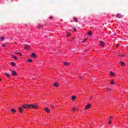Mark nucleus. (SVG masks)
Here are the masks:
<instances>
[{
    "instance_id": "obj_4",
    "label": "nucleus",
    "mask_w": 128,
    "mask_h": 128,
    "mask_svg": "<svg viewBox=\"0 0 128 128\" xmlns=\"http://www.w3.org/2000/svg\"><path fill=\"white\" fill-rule=\"evenodd\" d=\"M53 86H55V88H58V86H60V84H58V82H56L54 83Z\"/></svg>"
},
{
    "instance_id": "obj_13",
    "label": "nucleus",
    "mask_w": 128,
    "mask_h": 128,
    "mask_svg": "<svg viewBox=\"0 0 128 128\" xmlns=\"http://www.w3.org/2000/svg\"><path fill=\"white\" fill-rule=\"evenodd\" d=\"M4 74L7 76V78H10V74L8 72H4Z\"/></svg>"
},
{
    "instance_id": "obj_18",
    "label": "nucleus",
    "mask_w": 128,
    "mask_h": 128,
    "mask_svg": "<svg viewBox=\"0 0 128 128\" xmlns=\"http://www.w3.org/2000/svg\"><path fill=\"white\" fill-rule=\"evenodd\" d=\"M31 56H32V58H36V54H34V53H32Z\"/></svg>"
},
{
    "instance_id": "obj_9",
    "label": "nucleus",
    "mask_w": 128,
    "mask_h": 128,
    "mask_svg": "<svg viewBox=\"0 0 128 128\" xmlns=\"http://www.w3.org/2000/svg\"><path fill=\"white\" fill-rule=\"evenodd\" d=\"M100 44L101 46H104V42L103 41H100Z\"/></svg>"
},
{
    "instance_id": "obj_10",
    "label": "nucleus",
    "mask_w": 128,
    "mask_h": 128,
    "mask_svg": "<svg viewBox=\"0 0 128 128\" xmlns=\"http://www.w3.org/2000/svg\"><path fill=\"white\" fill-rule=\"evenodd\" d=\"M76 96H72V100L74 102V100H76Z\"/></svg>"
},
{
    "instance_id": "obj_22",
    "label": "nucleus",
    "mask_w": 128,
    "mask_h": 128,
    "mask_svg": "<svg viewBox=\"0 0 128 128\" xmlns=\"http://www.w3.org/2000/svg\"><path fill=\"white\" fill-rule=\"evenodd\" d=\"M67 34V36H70L72 34L70 33H69L68 32H66Z\"/></svg>"
},
{
    "instance_id": "obj_8",
    "label": "nucleus",
    "mask_w": 128,
    "mask_h": 128,
    "mask_svg": "<svg viewBox=\"0 0 128 128\" xmlns=\"http://www.w3.org/2000/svg\"><path fill=\"white\" fill-rule=\"evenodd\" d=\"M92 32L91 30H90L88 33V36H92Z\"/></svg>"
},
{
    "instance_id": "obj_37",
    "label": "nucleus",
    "mask_w": 128,
    "mask_h": 128,
    "mask_svg": "<svg viewBox=\"0 0 128 128\" xmlns=\"http://www.w3.org/2000/svg\"><path fill=\"white\" fill-rule=\"evenodd\" d=\"M79 78H82V77L80 76Z\"/></svg>"
},
{
    "instance_id": "obj_39",
    "label": "nucleus",
    "mask_w": 128,
    "mask_h": 128,
    "mask_svg": "<svg viewBox=\"0 0 128 128\" xmlns=\"http://www.w3.org/2000/svg\"><path fill=\"white\" fill-rule=\"evenodd\" d=\"M72 40H74V38H72Z\"/></svg>"
},
{
    "instance_id": "obj_27",
    "label": "nucleus",
    "mask_w": 128,
    "mask_h": 128,
    "mask_svg": "<svg viewBox=\"0 0 128 128\" xmlns=\"http://www.w3.org/2000/svg\"><path fill=\"white\" fill-rule=\"evenodd\" d=\"M74 22H76V21L78 20V18H74Z\"/></svg>"
},
{
    "instance_id": "obj_20",
    "label": "nucleus",
    "mask_w": 128,
    "mask_h": 128,
    "mask_svg": "<svg viewBox=\"0 0 128 128\" xmlns=\"http://www.w3.org/2000/svg\"><path fill=\"white\" fill-rule=\"evenodd\" d=\"M15 54H20V56H22V53H20V52H15Z\"/></svg>"
},
{
    "instance_id": "obj_17",
    "label": "nucleus",
    "mask_w": 128,
    "mask_h": 128,
    "mask_svg": "<svg viewBox=\"0 0 128 128\" xmlns=\"http://www.w3.org/2000/svg\"><path fill=\"white\" fill-rule=\"evenodd\" d=\"M10 64H12V66H16L14 62H10Z\"/></svg>"
},
{
    "instance_id": "obj_38",
    "label": "nucleus",
    "mask_w": 128,
    "mask_h": 128,
    "mask_svg": "<svg viewBox=\"0 0 128 128\" xmlns=\"http://www.w3.org/2000/svg\"><path fill=\"white\" fill-rule=\"evenodd\" d=\"M52 108H54V106H52Z\"/></svg>"
},
{
    "instance_id": "obj_15",
    "label": "nucleus",
    "mask_w": 128,
    "mask_h": 128,
    "mask_svg": "<svg viewBox=\"0 0 128 128\" xmlns=\"http://www.w3.org/2000/svg\"><path fill=\"white\" fill-rule=\"evenodd\" d=\"M64 66H70V63L67 62H64Z\"/></svg>"
},
{
    "instance_id": "obj_2",
    "label": "nucleus",
    "mask_w": 128,
    "mask_h": 128,
    "mask_svg": "<svg viewBox=\"0 0 128 128\" xmlns=\"http://www.w3.org/2000/svg\"><path fill=\"white\" fill-rule=\"evenodd\" d=\"M11 74H12V75L13 76H18V74L16 73V72L14 70H13L11 72Z\"/></svg>"
},
{
    "instance_id": "obj_11",
    "label": "nucleus",
    "mask_w": 128,
    "mask_h": 128,
    "mask_svg": "<svg viewBox=\"0 0 128 128\" xmlns=\"http://www.w3.org/2000/svg\"><path fill=\"white\" fill-rule=\"evenodd\" d=\"M24 50H30V46L26 44V46L24 47Z\"/></svg>"
},
{
    "instance_id": "obj_1",
    "label": "nucleus",
    "mask_w": 128,
    "mask_h": 128,
    "mask_svg": "<svg viewBox=\"0 0 128 128\" xmlns=\"http://www.w3.org/2000/svg\"><path fill=\"white\" fill-rule=\"evenodd\" d=\"M38 105L36 104H24L23 105H22V107H19L18 108V110L20 114H22V112H24L23 110H28V108H34V109L38 108Z\"/></svg>"
},
{
    "instance_id": "obj_24",
    "label": "nucleus",
    "mask_w": 128,
    "mask_h": 128,
    "mask_svg": "<svg viewBox=\"0 0 128 128\" xmlns=\"http://www.w3.org/2000/svg\"><path fill=\"white\" fill-rule=\"evenodd\" d=\"M110 84H114V80H111L110 82Z\"/></svg>"
},
{
    "instance_id": "obj_25",
    "label": "nucleus",
    "mask_w": 128,
    "mask_h": 128,
    "mask_svg": "<svg viewBox=\"0 0 128 128\" xmlns=\"http://www.w3.org/2000/svg\"><path fill=\"white\" fill-rule=\"evenodd\" d=\"M112 124V120H110V119L109 120H108V124Z\"/></svg>"
},
{
    "instance_id": "obj_21",
    "label": "nucleus",
    "mask_w": 128,
    "mask_h": 128,
    "mask_svg": "<svg viewBox=\"0 0 128 128\" xmlns=\"http://www.w3.org/2000/svg\"><path fill=\"white\" fill-rule=\"evenodd\" d=\"M116 18H121L122 17L120 16V14H117L116 15Z\"/></svg>"
},
{
    "instance_id": "obj_16",
    "label": "nucleus",
    "mask_w": 128,
    "mask_h": 128,
    "mask_svg": "<svg viewBox=\"0 0 128 128\" xmlns=\"http://www.w3.org/2000/svg\"><path fill=\"white\" fill-rule=\"evenodd\" d=\"M10 112L12 114H14L16 112V109L12 108L10 110Z\"/></svg>"
},
{
    "instance_id": "obj_29",
    "label": "nucleus",
    "mask_w": 128,
    "mask_h": 128,
    "mask_svg": "<svg viewBox=\"0 0 128 128\" xmlns=\"http://www.w3.org/2000/svg\"><path fill=\"white\" fill-rule=\"evenodd\" d=\"M73 30H74V32H76V28H73Z\"/></svg>"
},
{
    "instance_id": "obj_31",
    "label": "nucleus",
    "mask_w": 128,
    "mask_h": 128,
    "mask_svg": "<svg viewBox=\"0 0 128 128\" xmlns=\"http://www.w3.org/2000/svg\"><path fill=\"white\" fill-rule=\"evenodd\" d=\"M92 98H94V96H90V100H92Z\"/></svg>"
},
{
    "instance_id": "obj_14",
    "label": "nucleus",
    "mask_w": 128,
    "mask_h": 128,
    "mask_svg": "<svg viewBox=\"0 0 128 128\" xmlns=\"http://www.w3.org/2000/svg\"><path fill=\"white\" fill-rule=\"evenodd\" d=\"M12 58H14V60H18V57H16V56H14V54H11Z\"/></svg>"
},
{
    "instance_id": "obj_26",
    "label": "nucleus",
    "mask_w": 128,
    "mask_h": 128,
    "mask_svg": "<svg viewBox=\"0 0 128 128\" xmlns=\"http://www.w3.org/2000/svg\"><path fill=\"white\" fill-rule=\"evenodd\" d=\"M126 55L124 54H121L120 55V57L121 58H124V56H125Z\"/></svg>"
},
{
    "instance_id": "obj_34",
    "label": "nucleus",
    "mask_w": 128,
    "mask_h": 128,
    "mask_svg": "<svg viewBox=\"0 0 128 128\" xmlns=\"http://www.w3.org/2000/svg\"><path fill=\"white\" fill-rule=\"evenodd\" d=\"M113 118L112 116H110V120H111V118Z\"/></svg>"
},
{
    "instance_id": "obj_36",
    "label": "nucleus",
    "mask_w": 128,
    "mask_h": 128,
    "mask_svg": "<svg viewBox=\"0 0 128 128\" xmlns=\"http://www.w3.org/2000/svg\"><path fill=\"white\" fill-rule=\"evenodd\" d=\"M120 46V44H118L116 45V46Z\"/></svg>"
},
{
    "instance_id": "obj_6",
    "label": "nucleus",
    "mask_w": 128,
    "mask_h": 128,
    "mask_svg": "<svg viewBox=\"0 0 128 128\" xmlns=\"http://www.w3.org/2000/svg\"><path fill=\"white\" fill-rule=\"evenodd\" d=\"M37 28L38 30H40V28H44V25L39 24L37 26Z\"/></svg>"
},
{
    "instance_id": "obj_23",
    "label": "nucleus",
    "mask_w": 128,
    "mask_h": 128,
    "mask_svg": "<svg viewBox=\"0 0 128 128\" xmlns=\"http://www.w3.org/2000/svg\"><path fill=\"white\" fill-rule=\"evenodd\" d=\"M28 62H32V59H28Z\"/></svg>"
},
{
    "instance_id": "obj_28",
    "label": "nucleus",
    "mask_w": 128,
    "mask_h": 128,
    "mask_svg": "<svg viewBox=\"0 0 128 128\" xmlns=\"http://www.w3.org/2000/svg\"><path fill=\"white\" fill-rule=\"evenodd\" d=\"M86 38H84L82 41V42H84L86 41Z\"/></svg>"
},
{
    "instance_id": "obj_12",
    "label": "nucleus",
    "mask_w": 128,
    "mask_h": 128,
    "mask_svg": "<svg viewBox=\"0 0 128 128\" xmlns=\"http://www.w3.org/2000/svg\"><path fill=\"white\" fill-rule=\"evenodd\" d=\"M110 76H116V74L114 72H110Z\"/></svg>"
},
{
    "instance_id": "obj_19",
    "label": "nucleus",
    "mask_w": 128,
    "mask_h": 128,
    "mask_svg": "<svg viewBox=\"0 0 128 128\" xmlns=\"http://www.w3.org/2000/svg\"><path fill=\"white\" fill-rule=\"evenodd\" d=\"M0 40H2V42H4V36L0 37Z\"/></svg>"
},
{
    "instance_id": "obj_41",
    "label": "nucleus",
    "mask_w": 128,
    "mask_h": 128,
    "mask_svg": "<svg viewBox=\"0 0 128 128\" xmlns=\"http://www.w3.org/2000/svg\"><path fill=\"white\" fill-rule=\"evenodd\" d=\"M108 90H110V88H108Z\"/></svg>"
},
{
    "instance_id": "obj_33",
    "label": "nucleus",
    "mask_w": 128,
    "mask_h": 128,
    "mask_svg": "<svg viewBox=\"0 0 128 128\" xmlns=\"http://www.w3.org/2000/svg\"><path fill=\"white\" fill-rule=\"evenodd\" d=\"M72 110L73 112H74V110H76V109H74V108H72Z\"/></svg>"
},
{
    "instance_id": "obj_5",
    "label": "nucleus",
    "mask_w": 128,
    "mask_h": 128,
    "mask_svg": "<svg viewBox=\"0 0 128 128\" xmlns=\"http://www.w3.org/2000/svg\"><path fill=\"white\" fill-rule=\"evenodd\" d=\"M44 110L46 112H48V114H50V109L48 108H44Z\"/></svg>"
},
{
    "instance_id": "obj_3",
    "label": "nucleus",
    "mask_w": 128,
    "mask_h": 128,
    "mask_svg": "<svg viewBox=\"0 0 128 128\" xmlns=\"http://www.w3.org/2000/svg\"><path fill=\"white\" fill-rule=\"evenodd\" d=\"M90 108H92V105L90 104H88L87 105L85 106L84 110H88Z\"/></svg>"
},
{
    "instance_id": "obj_30",
    "label": "nucleus",
    "mask_w": 128,
    "mask_h": 128,
    "mask_svg": "<svg viewBox=\"0 0 128 128\" xmlns=\"http://www.w3.org/2000/svg\"><path fill=\"white\" fill-rule=\"evenodd\" d=\"M49 18L50 20H52L53 18L52 16H50Z\"/></svg>"
},
{
    "instance_id": "obj_7",
    "label": "nucleus",
    "mask_w": 128,
    "mask_h": 128,
    "mask_svg": "<svg viewBox=\"0 0 128 128\" xmlns=\"http://www.w3.org/2000/svg\"><path fill=\"white\" fill-rule=\"evenodd\" d=\"M120 66H126V64H124V62L121 61L120 62Z\"/></svg>"
},
{
    "instance_id": "obj_32",
    "label": "nucleus",
    "mask_w": 128,
    "mask_h": 128,
    "mask_svg": "<svg viewBox=\"0 0 128 128\" xmlns=\"http://www.w3.org/2000/svg\"><path fill=\"white\" fill-rule=\"evenodd\" d=\"M2 46H6V44H2Z\"/></svg>"
},
{
    "instance_id": "obj_35",
    "label": "nucleus",
    "mask_w": 128,
    "mask_h": 128,
    "mask_svg": "<svg viewBox=\"0 0 128 128\" xmlns=\"http://www.w3.org/2000/svg\"><path fill=\"white\" fill-rule=\"evenodd\" d=\"M118 56H120L121 54H118Z\"/></svg>"
},
{
    "instance_id": "obj_40",
    "label": "nucleus",
    "mask_w": 128,
    "mask_h": 128,
    "mask_svg": "<svg viewBox=\"0 0 128 128\" xmlns=\"http://www.w3.org/2000/svg\"><path fill=\"white\" fill-rule=\"evenodd\" d=\"M0 80H2V78H0Z\"/></svg>"
}]
</instances>
